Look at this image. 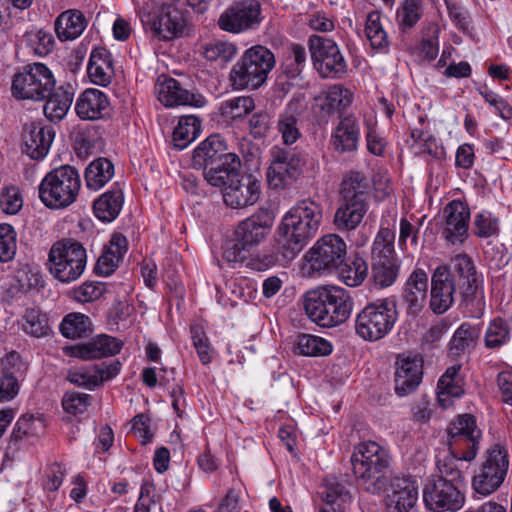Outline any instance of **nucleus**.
Listing matches in <instances>:
<instances>
[{
    "mask_svg": "<svg viewBox=\"0 0 512 512\" xmlns=\"http://www.w3.org/2000/svg\"><path fill=\"white\" fill-rule=\"evenodd\" d=\"M54 86L52 71L43 63H33L14 76L11 89L18 99L42 101Z\"/></svg>",
    "mask_w": 512,
    "mask_h": 512,
    "instance_id": "9",
    "label": "nucleus"
},
{
    "mask_svg": "<svg viewBox=\"0 0 512 512\" xmlns=\"http://www.w3.org/2000/svg\"><path fill=\"white\" fill-rule=\"evenodd\" d=\"M105 292V285L101 282L87 281L73 290V298L81 303L98 300Z\"/></svg>",
    "mask_w": 512,
    "mask_h": 512,
    "instance_id": "59",
    "label": "nucleus"
},
{
    "mask_svg": "<svg viewBox=\"0 0 512 512\" xmlns=\"http://www.w3.org/2000/svg\"><path fill=\"white\" fill-rule=\"evenodd\" d=\"M319 495L323 503L318 512H345L351 499L345 486L334 479L326 481Z\"/></svg>",
    "mask_w": 512,
    "mask_h": 512,
    "instance_id": "33",
    "label": "nucleus"
},
{
    "mask_svg": "<svg viewBox=\"0 0 512 512\" xmlns=\"http://www.w3.org/2000/svg\"><path fill=\"white\" fill-rule=\"evenodd\" d=\"M428 291V275L422 269L414 270L408 277L404 287V300L407 304V315L416 317L424 307Z\"/></svg>",
    "mask_w": 512,
    "mask_h": 512,
    "instance_id": "26",
    "label": "nucleus"
},
{
    "mask_svg": "<svg viewBox=\"0 0 512 512\" xmlns=\"http://www.w3.org/2000/svg\"><path fill=\"white\" fill-rule=\"evenodd\" d=\"M479 336V330L468 322H464L454 333L452 348L462 350L473 343Z\"/></svg>",
    "mask_w": 512,
    "mask_h": 512,
    "instance_id": "61",
    "label": "nucleus"
},
{
    "mask_svg": "<svg viewBox=\"0 0 512 512\" xmlns=\"http://www.w3.org/2000/svg\"><path fill=\"white\" fill-rule=\"evenodd\" d=\"M124 204V195L119 187H112L101 194L93 203V212L102 222H112L120 214Z\"/></svg>",
    "mask_w": 512,
    "mask_h": 512,
    "instance_id": "31",
    "label": "nucleus"
},
{
    "mask_svg": "<svg viewBox=\"0 0 512 512\" xmlns=\"http://www.w3.org/2000/svg\"><path fill=\"white\" fill-rule=\"evenodd\" d=\"M87 263L85 248L77 241L59 240L50 248L48 269L51 275L63 283L77 280Z\"/></svg>",
    "mask_w": 512,
    "mask_h": 512,
    "instance_id": "7",
    "label": "nucleus"
},
{
    "mask_svg": "<svg viewBox=\"0 0 512 512\" xmlns=\"http://www.w3.org/2000/svg\"><path fill=\"white\" fill-rule=\"evenodd\" d=\"M87 75L94 85L106 87L115 75L114 62L111 53L104 47H96L92 50L88 65Z\"/></svg>",
    "mask_w": 512,
    "mask_h": 512,
    "instance_id": "27",
    "label": "nucleus"
},
{
    "mask_svg": "<svg viewBox=\"0 0 512 512\" xmlns=\"http://www.w3.org/2000/svg\"><path fill=\"white\" fill-rule=\"evenodd\" d=\"M23 206L20 190L16 186L5 187L0 194V210L8 215L17 214Z\"/></svg>",
    "mask_w": 512,
    "mask_h": 512,
    "instance_id": "57",
    "label": "nucleus"
},
{
    "mask_svg": "<svg viewBox=\"0 0 512 512\" xmlns=\"http://www.w3.org/2000/svg\"><path fill=\"white\" fill-rule=\"evenodd\" d=\"M241 161L235 153H229L220 161L204 166V178L212 186L225 187L237 175Z\"/></svg>",
    "mask_w": 512,
    "mask_h": 512,
    "instance_id": "29",
    "label": "nucleus"
},
{
    "mask_svg": "<svg viewBox=\"0 0 512 512\" xmlns=\"http://www.w3.org/2000/svg\"><path fill=\"white\" fill-rule=\"evenodd\" d=\"M114 175V165L106 158H97L85 169L84 178L89 190L98 191L104 187Z\"/></svg>",
    "mask_w": 512,
    "mask_h": 512,
    "instance_id": "37",
    "label": "nucleus"
},
{
    "mask_svg": "<svg viewBox=\"0 0 512 512\" xmlns=\"http://www.w3.org/2000/svg\"><path fill=\"white\" fill-rule=\"evenodd\" d=\"M301 166V159L298 154L274 147L272 149V160L267 170L269 185L275 189L286 187L301 173Z\"/></svg>",
    "mask_w": 512,
    "mask_h": 512,
    "instance_id": "14",
    "label": "nucleus"
},
{
    "mask_svg": "<svg viewBox=\"0 0 512 512\" xmlns=\"http://www.w3.org/2000/svg\"><path fill=\"white\" fill-rule=\"evenodd\" d=\"M261 193V183L253 175H242L230 180L223 188L224 203L232 209L254 205Z\"/></svg>",
    "mask_w": 512,
    "mask_h": 512,
    "instance_id": "18",
    "label": "nucleus"
},
{
    "mask_svg": "<svg viewBox=\"0 0 512 512\" xmlns=\"http://www.w3.org/2000/svg\"><path fill=\"white\" fill-rule=\"evenodd\" d=\"M394 241L395 230L389 226H384V223H381L373 241L371 261L397 259L394 249Z\"/></svg>",
    "mask_w": 512,
    "mask_h": 512,
    "instance_id": "43",
    "label": "nucleus"
},
{
    "mask_svg": "<svg viewBox=\"0 0 512 512\" xmlns=\"http://www.w3.org/2000/svg\"><path fill=\"white\" fill-rule=\"evenodd\" d=\"M262 20L260 3L257 0H242L219 16L218 26L223 31L238 34L256 29Z\"/></svg>",
    "mask_w": 512,
    "mask_h": 512,
    "instance_id": "13",
    "label": "nucleus"
},
{
    "mask_svg": "<svg viewBox=\"0 0 512 512\" xmlns=\"http://www.w3.org/2000/svg\"><path fill=\"white\" fill-rule=\"evenodd\" d=\"M237 54V47L228 41L215 40L202 46L203 57L211 62L225 64Z\"/></svg>",
    "mask_w": 512,
    "mask_h": 512,
    "instance_id": "49",
    "label": "nucleus"
},
{
    "mask_svg": "<svg viewBox=\"0 0 512 512\" xmlns=\"http://www.w3.org/2000/svg\"><path fill=\"white\" fill-rule=\"evenodd\" d=\"M393 327V322H355L357 334L365 340L377 341Z\"/></svg>",
    "mask_w": 512,
    "mask_h": 512,
    "instance_id": "55",
    "label": "nucleus"
},
{
    "mask_svg": "<svg viewBox=\"0 0 512 512\" xmlns=\"http://www.w3.org/2000/svg\"><path fill=\"white\" fill-rule=\"evenodd\" d=\"M396 300L394 298L378 299L368 304L356 320H396L398 318Z\"/></svg>",
    "mask_w": 512,
    "mask_h": 512,
    "instance_id": "44",
    "label": "nucleus"
},
{
    "mask_svg": "<svg viewBox=\"0 0 512 512\" xmlns=\"http://www.w3.org/2000/svg\"><path fill=\"white\" fill-rule=\"evenodd\" d=\"M155 94L157 99L166 107L185 105L203 107L206 104V99L202 95L184 89L176 79L165 75L158 77L155 84Z\"/></svg>",
    "mask_w": 512,
    "mask_h": 512,
    "instance_id": "19",
    "label": "nucleus"
},
{
    "mask_svg": "<svg viewBox=\"0 0 512 512\" xmlns=\"http://www.w3.org/2000/svg\"><path fill=\"white\" fill-rule=\"evenodd\" d=\"M303 308L309 320H347L352 301L345 289L322 285L303 295Z\"/></svg>",
    "mask_w": 512,
    "mask_h": 512,
    "instance_id": "5",
    "label": "nucleus"
},
{
    "mask_svg": "<svg viewBox=\"0 0 512 512\" xmlns=\"http://www.w3.org/2000/svg\"><path fill=\"white\" fill-rule=\"evenodd\" d=\"M350 90L341 85H332L314 97V109L321 116L328 117L335 112H342L352 103Z\"/></svg>",
    "mask_w": 512,
    "mask_h": 512,
    "instance_id": "25",
    "label": "nucleus"
},
{
    "mask_svg": "<svg viewBox=\"0 0 512 512\" xmlns=\"http://www.w3.org/2000/svg\"><path fill=\"white\" fill-rule=\"evenodd\" d=\"M305 109V98L299 95L293 97L278 115L277 131L285 145H293L300 139L302 134L299 121Z\"/></svg>",
    "mask_w": 512,
    "mask_h": 512,
    "instance_id": "23",
    "label": "nucleus"
},
{
    "mask_svg": "<svg viewBox=\"0 0 512 512\" xmlns=\"http://www.w3.org/2000/svg\"><path fill=\"white\" fill-rule=\"evenodd\" d=\"M80 189L81 178L77 169L62 165L44 176L39 184L38 194L47 208L61 210L77 200Z\"/></svg>",
    "mask_w": 512,
    "mask_h": 512,
    "instance_id": "4",
    "label": "nucleus"
},
{
    "mask_svg": "<svg viewBox=\"0 0 512 512\" xmlns=\"http://www.w3.org/2000/svg\"><path fill=\"white\" fill-rule=\"evenodd\" d=\"M399 269L397 259L371 261L372 279L380 288L394 284L399 275Z\"/></svg>",
    "mask_w": 512,
    "mask_h": 512,
    "instance_id": "45",
    "label": "nucleus"
},
{
    "mask_svg": "<svg viewBox=\"0 0 512 512\" xmlns=\"http://www.w3.org/2000/svg\"><path fill=\"white\" fill-rule=\"evenodd\" d=\"M464 439L459 440V443L453 447H448L451 453L462 457L465 461H472L475 459L480 436H466Z\"/></svg>",
    "mask_w": 512,
    "mask_h": 512,
    "instance_id": "62",
    "label": "nucleus"
},
{
    "mask_svg": "<svg viewBox=\"0 0 512 512\" xmlns=\"http://www.w3.org/2000/svg\"><path fill=\"white\" fill-rule=\"evenodd\" d=\"M358 484L371 494L383 492L387 483L389 457L387 451L373 441L358 444L351 456Z\"/></svg>",
    "mask_w": 512,
    "mask_h": 512,
    "instance_id": "3",
    "label": "nucleus"
},
{
    "mask_svg": "<svg viewBox=\"0 0 512 512\" xmlns=\"http://www.w3.org/2000/svg\"><path fill=\"white\" fill-rule=\"evenodd\" d=\"M296 348L303 356H327L332 352L331 344L318 336L302 334L297 337Z\"/></svg>",
    "mask_w": 512,
    "mask_h": 512,
    "instance_id": "48",
    "label": "nucleus"
},
{
    "mask_svg": "<svg viewBox=\"0 0 512 512\" xmlns=\"http://www.w3.org/2000/svg\"><path fill=\"white\" fill-rule=\"evenodd\" d=\"M274 220L275 217L270 211L261 209L241 221L234 236L244 248L251 249L265 240L273 227Z\"/></svg>",
    "mask_w": 512,
    "mask_h": 512,
    "instance_id": "16",
    "label": "nucleus"
},
{
    "mask_svg": "<svg viewBox=\"0 0 512 512\" xmlns=\"http://www.w3.org/2000/svg\"><path fill=\"white\" fill-rule=\"evenodd\" d=\"M509 338L506 322H490L485 335L486 345L490 348L501 346Z\"/></svg>",
    "mask_w": 512,
    "mask_h": 512,
    "instance_id": "63",
    "label": "nucleus"
},
{
    "mask_svg": "<svg viewBox=\"0 0 512 512\" xmlns=\"http://www.w3.org/2000/svg\"><path fill=\"white\" fill-rule=\"evenodd\" d=\"M75 111L83 120H97L109 115L110 101L106 93L96 88L85 89L77 98Z\"/></svg>",
    "mask_w": 512,
    "mask_h": 512,
    "instance_id": "24",
    "label": "nucleus"
},
{
    "mask_svg": "<svg viewBox=\"0 0 512 512\" xmlns=\"http://www.w3.org/2000/svg\"><path fill=\"white\" fill-rule=\"evenodd\" d=\"M456 277L446 265L435 269L431 279L430 309L436 315L447 312L454 303L457 290Z\"/></svg>",
    "mask_w": 512,
    "mask_h": 512,
    "instance_id": "15",
    "label": "nucleus"
},
{
    "mask_svg": "<svg viewBox=\"0 0 512 512\" xmlns=\"http://www.w3.org/2000/svg\"><path fill=\"white\" fill-rule=\"evenodd\" d=\"M144 29L159 40L169 41L181 37L187 26L183 13L176 6L177 0L158 3L152 0H132Z\"/></svg>",
    "mask_w": 512,
    "mask_h": 512,
    "instance_id": "2",
    "label": "nucleus"
},
{
    "mask_svg": "<svg viewBox=\"0 0 512 512\" xmlns=\"http://www.w3.org/2000/svg\"><path fill=\"white\" fill-rule=\"evenodd\" d=\"M454 277L457 275V286L463 288L465 298L473 295L478 286V275L472 259L466 254H458L451 260Z\"/></svg>",
    "mask_w": 512,
    "mask_h": 512,
    "instance_id": "30",
    "label": "nucleus"
},
{
    "mask_svg": "<svg viewBox=\"0 0 512 512\" xmlns=\"http://www.w3.org/2000/svg\"><path fill=\"white\" fill-rule=\"evenodd\" d=\"M339 279L347 286L356 287L363 283L368 274L366 261L356 256L350 263L344 262L338 270Z\"/></svg>",
    "mask_w": 512,
    "mask_h": 512,
    "instance_id": "47",
    "label": "nucleus"
},
{
    "mask_svg": "<svg viewBox=\"0 0 512 512\" xmlns=\"http://www.w3.org/2000/svg\"><path fill=\"white\" fill-rule=\"evenodd\" d=\"M365 35L372 48L383 50L388 47V36L381 23V15L379 12L372 11L367 15Z\"/></svg>",
    "mask_w": 512,
    "mask_h": 512,
    "instance_id": "50",
    "label": "nucleus"
},
{
    "mask_svg": "<svg viewBox=\"0 0 512 512\" xmlns=\"http://www.w3.org/2000/svg\"><path fill=\"white\" fill-rule=\"evenodd\" d=\"M508 467L507 450L501 445H494L486 451L485 460L479 471L473 476V490L482 496L492 494L504 482Z\"/></svg>",
    "mask_w": 512,
    "mask_h": 512,
    "instance_id": "11",
    "label": "nucleus"
},
{
    "mask_svg": "<svg viewBox=\"0 0 512 512\" xmlns=\"http://www.w3.org/2000/svg\"><path fill=\"white\" fill-rule=\"evenodd\" d=\"M444 238L451 244L462 243L467 237L470 209L461 200H453L443 210Z\"/></svg>",
    "mask_w": 512,
    "mask_h": 512,
    "instance_id": "22",
    "label": "nucleus"
},
{
    "mask_svg": "<svg viewBox=\"0 0 512 512\" xmlns=\"http://www.w3.org/2000/svg\"><path fill=\"white\" fill-rule=\"evenodd\" d=\"M466 461L450 451L437 461L438 476L435 479H443L445 482L463 486L464 472L467 469Z\"/></svg>",
    "mask_w": 512,
    "mask_h": 512,
    "instance_id": "36",
    "label": "nucleus"
},
{
    "mask_svg": "<svg viewBox=\"0 0 512 512\" xmlns=\"http://www.w3.org/2000/svg\"><path fill=\"white\" fill-rule=\"evenodd\" d=\"M323 220L321 204L312 199L297 201L281 218L276 229L279 252L295 258L319 231Z\"/></svg>",
    "mask_w": 512,
    "mask_h": 512,
    "instance_id": "1",
    "label": "nucleus"
},
{
    "mask_svg": "<svg viewBox=\"0 0 512 512\" xmlns=\"http://www.w3.org/2000/svg\"><path fill=\"white\" fill-rule=\"evenodd\" d=\"M91 396L86 393H79L76 391H68L62 399V406L64 410L70 414H82L87 410L91 403Z\"/></svg>",
    "mask_w": 512,
    "mask_h": 512,
    "instance_id": "58",
    "label": "nucleus"
},
{
    "mask_svg": "<svg viewBox=\"0 0 512 512\" xmlns=\"http://www.w3.org/2000/svg\"><path fill=\"white\" fill-rule=\"evenodd\" d=\"M17 240L14 228L0 224V262H9L16 254Z\"/></svg>",
    "mask_w": 512,
    "mask_h": 512,
    "instance_id": "56",
    "label": "nucleus"
},
{
    "mask_svg": "<svg viewBox=\"0 0 512 512\" xmlns=\"http://www.w3.org/2000/svg\"><path fill=\"white\" fill-rule=\"evenodd\" d=\"M255 108V103L250 96H240L229 99L221 105L222 115L231 120L241 119L251 113Z\"/></svg>",
    "mask_w": 512,
    "mask_h": 512,
    "instance_id": "51",
    "label": "nucleus"
},
{
    "mask_svg": "<svg viewBox=\"0 0 512 512\" xmlns=\"http://www.w3.org/2000/svg\"><path fill=\"white\" fill-rule=\"evenodd\" d=\"M368 188L367 179L361 172L350 171L341 183V200L367 203Z\"/></svg>",
    "mask_w": 512,
    "mask_h": 512,
    "instance_id": "38",
    "label": "nucleus"
},
{
    "mask_svg": "<svg viewBox=\"0 0 512 512\" xmlns=\"http://www.w3.org/2000/svg\"><path fill=\"white\" fill-rule=\"evenodd\" d=\"M461 487L443 479L430 477L423 489V501L426 507L434 512L458 511L465 503Z\"/></svg>",
    "mask_w": 512,
    "mask_h": 512,
    "instance_id": "12",
    "label": "nucleus"
},
{
    "mask_svg": "<svg viewBox=\"0 0 512 512\" xmlns=\"http://www.w3.org/2000/svg\"><path fill=\"white\" fill-rule=\"evenodd\" d=\"M20 45L33 55L46 56L54 48V38L50 32L34 27L23 34Z\"/></svg>",
    "mask_w": 512,
    "mask_h": 512,
    "instance_id": "39",
    "label": "nucleus"
},
{
    "mask_svg": "<svg viewBox=\"0 0 512 512\" xmlns=\"http://www.w3.org/2000/svg\"><path fill=\"white\" fill-rule=\"evenodd\" d=\"M308 45L313 66L322 78L340 79L347 73L348 63L334 40L312 35Z\"/></svg>",
    "mask_w": 512,
    "mask_h": 512,
    "instance_id": "10",
    "label": "nucleus"
},
{
    "mask_svg": "<svg viewBox=\"0 0 512 512\" xmlns=\"http://www.w3.org/2000/svg\"><path fill=\"white\" fill-rule=\"evenodd\" d=\"M422 8L419 0H404L397 11L401 29L412 28L421 18Z\"/></svg>",
    "mask_w": 512,
    "mask_h": 512,
    "instance_id": "53",
    "label": "nucleus"
},
{
    "mask_svg": "<svg viewBox=\"0 0 512 512\" xmlns=\"http://www.w3.org/2000/svg\"><path fill=\"white\" fill-rule=\"evenodd\" d=\"M191 334L193 344L197 350L201 362L204 365L209 364L212 360L210 343L202 327L199 325L191 326Z\"/></svg>",
    "mask_w": 512,
    "mask_h": 512,
    "instance_id": "60",
    "label": "nucleus"
},
{
    "mask_svg": "<svg viewBox=\"0 0 512 512\" xmlns=\"http://www.w3.org/2000/svg\"><path fill=\"white\" fill-rule=\"evenodd\" d=\"M473 229L479 238L496 237L500 232V220L489 211H481L474 216Z\"/></svg>",
    "mask_w": 512,
    "mask_h": 512,
    "instance_id": "52",
    "label": "nucleus"
},
{
    "mask_svg": "<svg viewBox=\"0 0 512 512\" xmlns=\"http://www.w3.org/2000/svg\"><path fill=\"white\" fill-rule=\"evenodd\" d=\"M448 447H453L459 443V440L466 436H481L480 430L476 427L475 418L469 414H463L451 422L448 429Z\"/></svg>",
    "mask_w": 512,
    "mask_h": 512,
    "instance_id": "46",
    "label": "nucleus"
},
{
    "mask_svg": "<svg viewBox=\"0 0 512 512\" xmlns=\"http://www.w3.org/2000/svg\"><path fill=\"white\" fill-rule=\"evenodd\" d=\"M395 392L405 396L413 392L422 380L423 359L418 355L400 354L396 360Z\"/></svg>",
    "mask_w": 512,
    "mask_h": 512,
    "instance_id": "20",
    "label": "nucleus"
},
{
    "mask_svg": "<svg viewBox=\"0 0 512 512\" xmlns=\"http://www.w3.org/2000/svg\"><path fill=\"white\" fill-rule=\"evenodd\" d=\"M274 65V54L265 46L255 45L247 49L233 65L229 80L236 90L257 89L266 82Z\"/></svg>",
    "mask_w": 512,
    "mask_h": 512,
    "instance_id": "6",
    "label": "nucleus"
},
{
    "mask_svg": "<svg viewBox=\"0 0 512 512\" xmlns=\"http://www.w3.org/2000/svg\"><path fill=\"white\" fill-rule=\"evenodd\" d=\"M53 141V134L43 127L32 128L25 137V151L32 159L44 158Z\"/></svg>",
    "mask_w": 512,
    "mask_h": 512,
    "instance_id": "42",
    "label": "nucleus"
},
{
    "mask_svg": "<svg viewBox=\"0 0 512 512\" xmlns=\"http://www.w3.org/2000/svg\"><path fill=\"white\" fill-rule=\"evenodd\" d=\"M347 256V244L338 234L321 236L306 252L304 259L309 275H330L339 269Z\"/></svg>",
    "mask_w": 512,
    "mask_h": 512,
    "instance_id": "8",
    "label": "nucleus"
},
{
    "mask_svg": "<svg viewBox=\"0 0 512 512\" xmlns=\"http://www.w3.org/2000/svg\"><path fill=\"white\" fill-rule=\"evenodd\" d=\"M122 342L105 334L98 335L92 342L71 347L72 355L83 360L113 356L120 352Z\"/></svg>",
    "mask_w": 512,
    "mask_h": 512,
    "instance_id": "28",
    "label": "nucleus"
},
{
    "mask_svg": "<svg viewBox=\"0 0 512 512\" xmlns=\"http://www.w3.org/2000/svg\"><path fill=\"white\" fill-rule=\"evenodd\" d=\"M87 26L84 15L78 10L62 12L55 21V32L61 41L78 38Z\"/></svg>",
    "mask_w": 512,
    "mask_h": 512,
    "instance_id": "34",
    "label": "nucleus"
},
{
    "mask_svg": "<svg viewBox=\"0 0 512 512\" xmlns=\"http://www.w3.org/2000/svg\"><path fill=\"white\" fill-rule=\"evenodd\" d=\"M224 139L220 135H210L203 140L193 152L195 166L204 167L220 161V158L229 154Z\"/></svg>",
    "mask_w": 512,
    "mask_h": 512,
    "instance_id": "32",
    "label": "nucleus"
},
{
    "mask_svg": "<svg viewBox=\"0 0 512 512\" xmlns=\"http://www.w3.org/2000/svg\"><path fill=\"white\" fill-rule=\"evenodd\" d=\"M480 94L502 119L512 118V107L500 95L488 89L480 91Z\"/></svg>",
    "mask_w": 512,
    "mask_h": 512,
    "instance_id": "64",
    "label": "nucleus"
},
{
    "mask_svg": "<svg viewBox=\"0 0 512 512\" xmlns=\"http://www.w3.org/2000/svg\"><path fill=\"white\" fill-rule=\"evenodd\" d=\"M448 16L454 26L463 33L472 30V18L469 11L452 0H445Z\"/></svg>",
    "mask_w": 512,
    "mask_h": 512,
    "instance_id": "54",
    "label": "nucleus"
},
{
    "mask_svg": "<svg viewBox=\"0 0 512 512\" xmlns=\"http://www.w3.org/2000/svg\"><path fill=\"white\" fill-rule=\"evenodd\" d=\"M201 121L194 115H185L179 118L173 130L172 140L174 146L180 150L185 149L200 134Z\"/></svg>",
    "mask_w": 512,
    "mask_h": 512,
    "instance_id": "41",
    "label": "nucleus"
},
{
    "mask_svg": "<svg viewBox=\"0 0 512 512\" xmlns=\"http://www.w3.org/2000/svg\"><path fill=\"white\" fill-rule=\"evenodd\" d=\"M368 209L364 202L342 201L334 215V224L339 230H354L362 222Z\"/></svg>",
    "mask_w": 512,
    "mask_h": 512,
    "instance_id": "35",
    "label": "nucleus"
},
{
    "mask_svg": "<svg viewBox=\"0 0 512 512\" xmlns=\"http://www.w3.org/2000/svg\"><path fill=\"white\" fill-rule=\"evenodd\" d=\"M47 97L49 98L43 108L45 116L52 122L62 120L72 105L73 93L60 87Z\"/></svg>",
    "mask_w": 512,
    "mask_h": 512,
    "instance_id": "40",
    "label": "nucleus"
},
{
    "mask_svg": "<svg viewBox=\"0 0 512 512\" xmlns=\"http://www.w3.org/2000/svg\"><path fill=\"white\" fill-rule=\"evenodd\" d=\"M385 502L389 512H409L417 502L418 487L408 477H392L387 479Z\"/></svg>",
    "mask_w": 512,
    "mask_h": 512,
    "instance_id": "17",
    "label": "nucleus"
},
{
    "mask_svg": "<svg viewBox=\"0 0 512 512\" xmlns=\"http://www.w3.org/2000/svg\"><path fill=\"white\" fill-rule=\"evenodd\" d=\"M360 125L353 115L341 116L331 132L329 145L338 154H351L358 150Z\"/></svg>",
    "mask_w": 512,
    "mask_h": 512,
    "instance_id": "21",
    "label": "nucleus"
}]
</instances>
